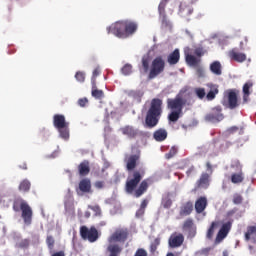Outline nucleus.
I'll return each mask as SVG.
<instances>
[{
	"label": "nucleus",
	"instance_id": "obj_1",
	"mask_svg": "<svg viewBox=\"0 0 256 256\" xmlns=\"http://www.w3.org/2000/svg\"><path fill=\"white\" fill-rule=\"evenodd\" d=\"M143 175H145L144 171L136 170L132 173V178H129L126 181V185H125L126 193H129L130 195H134L136 199H139V197H142L143 195H145V193H147V189H149V179H145L142 181Z\"/></svg>",
	"mask_w": 256,
	"mask_h": 256
},
{
	"label": "nucleus",
	"instance_id": "obj_2",
	"mask_svg": "<svg viewBox=\"0 0 256 256\" xmlns=\"http://www.w3.org/2000/svg\"><path fill=\"white\" fill-rule=\"evenodd\" d=\"M137 24L131 20L118 21L107 27V33L118 39H127L137 32Z\"/></svg>",
	"mask_w": 256,
	"mask_h": 256
},
{
	"label": "nucleus",
	"instance_id": "obj_3",
	"mask_svg": "<svg viewBox=\"0 0 256 256\" xmlns=\"http://www.w3.org/2000/svg\"><path fill=\"white\" fill-rule=\"evenodd\" d=\"M165 58L161 55L156 56L149 65V57H142V69L144 73H148V79H157L161 73L165 71Z\"/></svg>",
	"mask_w": 256,
	"mask_h": 256
},
{
	"label": "nucleus",
	"instance_id": "obj_4",
	"mask_svg": "<svg viewBox=\"0 0 256 256\" xmlns=\"http://www.w3.org/2000/svg\"><path fill=\"white\" fill-rule=\"evenodd\" d=\"M163 115V100L159 98H153L150 102V107L146 113L145 123L149 129L157 127L159 121Z\"/></svg>",
	"mask_w": 256,
	"mask_h": 256
},
{
	"label": "nucleus",
	"instance_id": "obj_5",
	"mask_svg": "<svg viewBox=\"0 0 256 256\" xmlns=\"http://www.w3.org/2000/svg\"><path fill=\"white\" fill-rule=\"evenodd\" d=\"M187 100L181 96L167 99V109L171 112L168 114V121L170 123H177L183 116V108L185 107Z\"/></svg>",
	"mask_w": 256,
	"mask_h": 256
},
{
	"label": "nucleus",
	"instance_id": "obj_6",
	"mask_svg": "<svg viewBox=\"0 0 256 256\" xmlns=\"http://www.w3.org/2000/svg\"><path fill=\"white\" fill-rule=\"evenodd\" d=\"M53 125L55 129H57L58 133H60V137L62 139L69 138V122L65 120V115L56 114L53 116Z\"/></svg>",
	"mask_w": 256,
	"mask_h": 256
},
{
	"label": "nucleus",
	"instance_id": "obj_7",
	"mask_svg": "<svg viewBox=\"0 0 256 256\" xmlns=\"http://www.w3.org/2000/svg\"><path fill=\"white\" fill-rule=\"evenodd\" d=\"M129 239V230L127 228L117 229L109 238L108 245H116L117 247H121L119 243H125Z\"/></svg>",
	"mask_w": 256,
	"mask_h": 256
},
{
	"label": "nucleus",
	"instance_id": "obj_8",
	"mask_svg": "<svg viewBox=\"0 0 256 256\" xmlns=\"http://www.w3.org/2000/svg\"><path fill=\"white\" fill-rule=\"evenodd\" d=\"M80 235L82 239L89 241L90 243H95L99 239V231L95 226H91L90 229L87 226L80 227Z\"/></svg>",
	"mask_w": 256,
	"mask_h": 256
},
{
	"label": "nucleus",
	"instance_id": "obj_9",
	"mask_svg": "<svg viewBox=\"0 0 256 256\" xmlns=\"http://www.w3.org/2000/svg\"><path fill=\"white\" fill-rule=\"evenodd\" d=\"M141 160V152L138 151L135 154L126 155L124 158V163L126 164L127 171H133L137 165H139V161Z\"/></svg>",
	"mask_w": 256,
	"mask_h": 256
},
{
	"label": "nucleus",
	"instance_id": "obj_10",
	"mask_svg": "<svg viewBox=\"0 0 256 256\" xmlns=\"http://www.w3.org/2000/svg\"><path fill=\"white\" fill-rule=\"evenodd\" d=\"M223 109L221 106H216L212 108L211 113L205 116L206 121H210V123H219V121H223L224 116L222 113Z\"/></svg>",
	"mask_w": 256,
	"mask_h": 256
},
{
	"label": "nucleus",
	"instance_id": "obj_11",
	"mask_svg": "<svg viewBox=\"0 0 256 256\" xmlns=\"http://www.w3.org/2000/svg\"><path fill=\"white\" fill-rule=\"evenodd\" d=\"M210 185L211 175L207 172H203L195 183L194 191H199V189H209Z\"/></svg>",
	"mask_w": 256,
	"mask_h": 256
},
{
	"label": "nucleus",
	"instance_id": "obj_12",
	"mask_svg": "<svg viewBox=\"0 0 256 256\" xmlns=\"http://www.w3.org/2000/svg\"><path fill=\"white\" fill-rule=\"evenodd\" d=\"M232 226H233V220L224 223L217 233L215 243H221V241H223V239H225V237L229 235V232L231 231Z\"/></svg>",
	"mask_w": 256,
	"mask_h": 256
},
{
	"label": "nucleus",
	"instance_id": "obj_13",
	"mask_svg": "<svg viewBox=\"0 0 256 256\" xmlns=\"http://www.w3.org/2000/svg\"><path fill=\"white\" fill-rule=\"evenodd\" d=\"M185 242V236L181 233H174L170 236L168 240V245L171 247V249H177V247H181L183 243Z\"/></svg>",
	"mask_w": 256,
	"mask_h": 256
},
{
	"label": "nucleus",
	"instance_id": "obj_14",
	"mask_svg": "<svg viewBox=\"0 0 256 256\" xmlns=\"http://www.w3.org/2000/svg\"><path fill=\"white\" fill-rule=\"evenodd\" d=\"M122 135L128 137V139H137L139 137V130L131 125H126L120 128Z\"/></svg>",
	"mask_w": 256,
	"mask_h": 256
},
{
	"label": "nucleus",
	"instance_id": "obj_15",
	"mask_svg": "<svg viewBox=\"0 0 256 256\" xmlns=\"http://www.w3.org/2000/svg\"><path fill=\"white\" fill-rule=\"evenodd\" d=\"M194 225L193 219L191 218L186 219L182 225V230L188 232V237L190 239H193V237L197 235V230L194 228Z\"/></svg>",
	"mask_w": 256,
	"mask_h": 256
},
{
	"label": "nucleus",
	"instance_id": "obj_16",
	"mask_svg": "<svg viewBox=\"0 0 256 256\" xmlns=\"http://www.w3.org/2000/svg\"><path fill=\"white\" fill-rule=\"evenodd\" d=\"M228 56L232 61H236V63H244V61H247V55L237 51V48L230 50Z\"/></svg>",
	"mask_w": 256,
	"mask_h": 256
},
{
	"label": "nucleus",
	"instance_id": "obj_17",
	"mask_svg": "<svg viewBox=\"0 0 256 256\" xmlns=\"http://www.w3.org/2000/svg\"><path fill=\"white\" fill-rule=\"evenodd\" d=\"M167 3H169V0H161L158 6V13L160 15L162 25H165V27H168L169 25V20H167V13L165 12V7H167Z\"/></svg>",
	"mask_w": 256,
	"mask_h": 256
},
{
	"label": "nucleus",
	"instance_id": "obj_18",
	"mask_svg": "<svg viewBox=\"0 0 256 256\" xmlns=\"http://www.w3.org/2000/svg\"><path fill=\"white\" fill-rule=\"evenodd\" d=\"M207 205H209L207 197H205V196L198 197L194 204L196 213H198V214L203 213V211H205L207 209Z\"/></svg>",
	"mask_w": 256,
	"mask_h": 256
},
{
	"label": "nucleus",
	"instance_id": "obj_19",
	"mask_svg": "<svg viewBox=\"0 0 256 256\" xmlns=\"http://www.w3.org/2000/svg\"><path fill=\"white\" fill-rule=\"evenodd\" d=\"M21 217L26 225H31L33 223V209L29 204L21 210Z\"/></svg>",
	"mask_w": 256,
	"mask_h": 256
},
{
	"label": "nucleus",
	"instance_id": "obj_20",
	"mask_svg": "<svg viewBox=\"0 0 256 256\" xmlns=\"http://www.w3.org/2000/svg\"><path fill=\"white\" fill-rule=\"evenodd\" d=\"M228 109H237L239 107V100L237 99V92L229 90L227 95Z\"/></svg>",
	"mask_w": 256,
	"mask_h": 256
},
{
	"label": "nucleus",
	"instance_id": "obj_21",
	"mask_svg": "<svg viewBox=\"0 0 256 256\" xmlns=\"http://www.w3.org/2000/svg\"><path fill=\"white\" fill-rule=\"evenodd\" d=\"M206 87L209 89L206 94L207 101H213L217 95H219V85L213 83H207Z\"/></svg>",
	"mask_w": 256,
	"mask_h": 256
},
{
	"label": "nucleus",
	"instance_id": "obj_22",
	"mask_svg": "<svg viewBox=\"0 0 256 256\" xmlns=\"http://www.w3.org/2000/svg\"><path fill=\"white\" fill-rule=\"evenodd\" d=\"M28 205L29 204L27 201H25L23 198H16L13 201L12 209L15 211V213H19V211H22Z\"/></svg>",
	"mask_w": 256,
	"mask_h": 256
},
{
	"label": "nucleus",
	"instance_id": "obj_23",
	"mask_svg": "<svg viewBox=\"0 0 256 256\" xmlns=\"http://www.w3.org/2000/svg\"><path fill=\"white\" fill-rule=\"evenodd\" d=\"M179 59H181V53L179 52V49H175L168 55L167 63L170 65H177L179 63Z\"/></svg>",
	"mask_w": 256,
	"mask_h": 256
},
{
	"label": "nucleus",
	"instance_id": "obj_24",
	"mask_svg": "<svg viewBox=\"0 0 256 256\" xmlns=\"http://www.w3.org/2000/svg\"><path fill=\"white\" fill-rule=\"evenodd\" d=\"M79 190L81 193H91V179L84 178L79 182Z\"/></svg>",
	"mask_w": 256,
	"mask_h": 256
},
{
	"label": "nucleus",
	"instance_id": "obj_25",
	"mask_svg": "<svg viewBox=\"0 0 256 256\" xmlns=\"http://www.w3.org/2000/svg\"><path fill=\"white\" fill-rule=\"evenodd\" d=\"M230 180L234 185H239L245 181V174L243 171L234 172L232 173Z\"/></svg>",
	"mask_w": 256,
	"mask_h": 256
},
{
	"label": "nucleus",
	"instance_id": "obj_26",
	"mask_svg": "<svg viewBox=\"0 0 256 256\" xmlns=\"http://www.w3.org/2000/svg\"><path fill=\"white\" fill-rule=\"evenodd\" d=\"M78 171H79V175L81 177H86V175L91 172V168L89 166V161L84 160L83 162H81L78 165Z\"/></svg>",
	"mask_w": 256,
	"mask_h": 256
},
{
	"label": "nucleus",
	"instance_id": "obj_27",
	"mask_svg": "<svg viewBox=\"0 0 256 256\" xmlns=\"http://www.w3.org/2000/svg\"><path fill=\"white\" fill-rule=\"evenodd\" d=\"M190 213H193V202L188 201L180 208V216L187 217Z\"/></svg>",
	"mask_w": 256,
	"mask_h": 256
},
{
	"label": "nucleus",
	"instance_id": "obj_28",
	"mask_svg": "<svg viewBox=\"0 0 256 256\" xmlns=\"http://www.w3.org/2000/svg\"><path fill=\"white\" fill-rule=\"evenodd\" d=\"M210 71L213 75H223V66H221V62L214 61L210 64Z\"/></svg>",
	"mask_w": 256,
	"mask_h": 256
},
{
	"label": "nucleus",
	"instance_id": "obj_29",
	"mask_svg": "<svg viewBox=\"0 0 256 256\" xmlns=\"http://www.w3.org/2000/svg\"><path fill=\"white\" fill-rule=\"evenodd\" d=\"M106 251L109 253L108 256H120L123 251V247H119L117 245H108Z\"/></svg>",
	"mask_w": 256,
	"mask_h": 256
},
{
	"label": "nucleus",
	"instance_id": "obj_30",
	"mask_svg": "<svg viewBox=\"0 0 256 256\" xmlns=\"http://www.w3.org/2000/svg\"><path fill=\"white\" fill-rule=\"evenodd\" d=\"M161 205L164 209H171L173 205V200L171 198V193H166L162 196Z\"/></svg>",
	"mask_w": 256,
	"mask_h": 256
},
{
	"label": "nucleus",
	"instance_id": "obj_31",
	"mask_svg": "<svg viewBox=\"0 0 256 256\" xmlns=\"http://www.w3.org/2000/svg\"><path fill=\"white\" fill-rule=\"evenodd\" d=\"M185 59H186L187 65H189L190 67H197V65L201 63V59L195 57L192 54H186Z\"/></svg>",
	"mask_w": 256,
	"mask_h": 256
},
{
	"label": "nucleus",
	"instance_id": "obj_32",
	"mask_svg": "<svg viewBox=\"0 0 256 256\" xmlns=\"http://www.w3.org/2000/svg\"><path fill=\"white\" fill-rule=\"evenodd\" d=\"M155 141H165L167 139V130L160 128L156 130L153 134Z\"/></svg>",
	"mask_w": 256,
	"mask_h": 256
},
{
	"label": "nucleus",
	"instance_id": "obj_33",
	"mask_svg": "<svg viewBox=\"0 0 256 256\" xmlns=\"http://www.w3.org/2000/svg\"><path fill=\"white\" fill-rule=\"evenodd\" d=\"M220 225H221V222L219 221H214L211 223L206 234L207 239H213V235L215 234V229H218Z\"/></svg>",
	"mask_w": 256,
	"mask_h": 256
},
{
	"label": "nucleus",
	"instance_id": "obj_34",
	"mask_svg": "<svg viewBox=\"0 0 256 256\" xmlns=\"http://www.w3.org/2000/svg\"><path fill=\"white\" fill-rule=\"evenodd\" d=\"M92 85V92L91 95L94 97V99H103L105 97V93L103 90L97 89V84H91Z\"/></svg>",
	"mask_w": 256,
	"mask_h": 256
},
{
	"label": "nucleus",
	"instance_id": "obj_35",
	"mask_svg": "<svg viewBox=\"0 0 256 256\" xmlns=\"http://www.w3.org/2000/svg\"><path fill=\"white\" fill-rule=\"evenodd\" d=\"M19 191H22L23 193H29L31 190V182L27 179H24L19 184Z\"/></svg>",
	"mask_w": 256,
	"mask_h": 256
},
{
	"label": "nucleus",
	"instance_id": "obj_36",
	"mask_svg": "<svg viewBox=\"0 0 256 256\" xmlns=\"http://www.w3.org/2000/svg\"><path fill=\"white\" fill-rule=\"evenodd\" d=\"M194 94L196 95V97L198 99H200L201 101H203V99L206 97L207 92L205 91V88L202 87H196L194 88Z\"/></svg>",
	"mask_w": 256,
	"mask_h": 256
},
{
	"label": "nucleus",
	"instance_id": "obj_37",
	"mask_svg": "<svg viewBox=\"0 0 256 256\" xmlns=\"http://www.w3.org/2000/svg\"><path fill=\"white\" fill-rule=\"evenodd\" d=\"M256 233V226H248L247 231L245 233V241L251 240V235H255Z\"/></svg>",
	"mask_w": 256,
	"mask_h": 256
},
{
	"label": "nucleus",
	"instance_id": "obj_38",
	"mask_svg": "<svg viewBox=\"0 0 256 256\" xmlns=\"http://www.w3.org/2000/svg\"><path fill=\"white\" fill-rule=\"evenodd\" d=\"M159 245H161V240L159 238L154 239V241L150 244V253H152V255L155 254Z\"/></svg>",
	"mask_w": 256,
	"mask_h": 256
},
{
	"label": "nucleus",
	"instance_id": "obj_39",
	"mask_svg": "<svg viewBox=\"0 0 256 256\" xmlns=\"http://www.w3.org/2000/svg\"><path fill=\"white\" fill-rule=\"evenodd\" d=\"M253 87V83L252 82H247L244 84L243 86V94H244V100L247 99V97H249V95H251V93L249 92V89Z\"/></svg>",
	"mask_w": 256,
	"mask_h": 256
},
{
	"label": "nucleus",
	"instance_id": "obj_40",
	"mask_svg": "<svg viewBox=\"0 0 256 256\" xmlns=\"http://www.w3.org/2000/svg\"><path fill=\"white\" fill-rule=\"evenodd\" d=\"M121 73L123 75H131V73H133V65L131 64H125L122 68H121Z\"/></svg>",
	"mask_w": 256,
	"mask_h": 256
},
{
	"label": "nucleus",
	"instance_id": "obj_41",
	"mask_svg": "<svg viewBox=\"0 0 256 256\" xmlns=\"http://www.w3.org/2000/svg\"><path fill=\"white\" fill-rule=\"evenodd\" d=\"M99 75H101V69L96 67L92 73L91 84H97V77H99Z\"/></svg>",
	"mask_w": 256,
	"mask_h": 256
},
{
	"label": "nucleus",
	"instance_id": "obj_42",
	"mask_svg": "<svg viewBox=\"0 0 256 256\" xmlns=\"http://www.w3.org/2000/svg\"><path fill=\"white\" fill-rule=\"evenodd\" d=\"M231 169H234V171L239 172L243 171V166L241 165V162L239 160H235L230 165Z\"/></svg>",
	"mask_w": 256,
	"mask_h": 256
},
{
	"label": "nucleus",
	"instance_id": "obj_43",
	"mask_svg": "<svg viewBox=\"0 0 256 256\" xmlns=\"http://www.w3.org/2000/svg\"><path fill=\"white\" fill-rule=\"evenodd\" d=\"M177 151H178L177 147L172 146L170 148L169 152L165 154V158L166 159H173V157L177 155Z\"/></svg>",
	"mask_w": 256,
	"mask_h": 256
},
{
	"label": "nucleus",
	"instance_id": "obj_44",
	"mask_svg": "<svg viewBox=\"0 0 256 256\" xmlns=\"http://www.w3.org/2000/svg\"><path fill=\"white\" fill-rule=\"evenodd\" d=\"M46 244L48 246V249H50V251H53V248L55 247V239L53 238V236H47Z\"/></svg>",
	"mask_w": 256,
	"mask_h": 256
},
{
	"label": "nucleus",
	"instance_id": "obj_45",
	"mask_svg": "<svg viewBox=\"0 0 256 256\" xmlns=\"http://www.w3.org/2000/svg\"><path fill=\"white\" fill-rule=\"evenodd\" d=\"M233 203L234 205H241V203H243V196H241V194H234Z\"/></svg>",
	"mask_w": 256,
	"mask_h": 256
},
{
	"label": "nucleus",
	"instance_id": "obj_46",
	"mask_svg": "<svg viewBox=\"0 0 256 256\" xmlns=\"http://www.w3.org/2000/svg\"><path fill=\"white\" fill-rule=\"evenodd\" d=\"M75 79L79 81V83H85V74L82 71H78L75 74Z\"/></svg>",
	"mask_w": 256,
	"mask_h": 256
},
{
	"label": "nucleus",
	"instance_id": "obj_47",
	"mask_svg": "<svg viewBox=\"0 0 256 256\" xmlns=\"http://www.w3.org/2000/svg\"><path fill=\"white\" fill-rule=\"evenodd\" d=\"M89 209L95 213L96 217H101V207L99 205L89 206Z\"/></svg>",
	"mask_w": 256,
	"mask_h": 256
},
{
	"label": "nucleus",
	"instance_id": "obj_48",
	"mask_svg": "<svg viewBox=\"0 0 256 256\" xmlns=\"http://www.w3.org/2000/svg\"><path fill=\"white\" fill-rule=\"evenodd\" d=\"M133 256H149L145 248H138Z\"/></svg>",
	"mask_w": 256,
	"mask_h": 256
},
{
	"label": "nucleus",
	"instance_id": "obj_49",
	"mask_svg": "<svg viewBox=\"0 0 256 256\" xmlns=\"http://www.w3.org/2000/svg\"><path fill=\"white\" fill-rule=\"evenodd\" d=\"M194 55H196V57H203V55H205V50L201 47H198L194 50Z\"/></svg>",
	"mask_w": 256,
	"mask_h": 256
},
{
	"label": "nucleus",
	"instance_id": "obj_50",
	"mask_svg": "<svg viewBox=\"0 0 256 256\" xmlns=\"http://www.w3.org/2000/svg\"><path fill=\"white\" fill-rule=\"evenodd\" d=\"M88 103H89V99L87 98H80L78 100L79 107H87Z\"/></svg>",
	"mask_w": 256,
	"mask_h": 256
},
{
	"label": "nucleus",
	"instance_id": "obj_51",
	"mask_svg": "<svg viewBox=\"0 0 256 256\" xmlns=\"http://www.w3.org/2000/svg\"><path fill=\"white\" fill-rule=\"evenodd\" d=\"M206 171L210 177L213 175V164L211 162H206Z\"/></svg>",
	"mask_w": 256,
	"mask_h": 256
},
{
	"label": "nucleus",
	"instance_id": "obj_52",
	"mask_svg": "<svg viewBox=\"0 0 256 256\" xmlns=\"http://www.w3.org/2000/svg\"><path fill=\"white\" fill-rule=\"evenodd\" d=\"M196 75L197 77L201 78V77H205V70H203V68L198 67L196 69Z\"/></svg>",
	"mask_w": 256,
	"mask_h": 256
},
{
	"label": "nucleus",
	"instance_id": "obj_53",
	"mask_svg": "<svg viewBox=\"0 0 256 256\" xmlns=\"http://www.w3.org/2000/svg\"><path fill=\"white\" fill-rule=\"evenodd\" d=\"M94 186L96 187V189H103V187H105V182L104 181H96L94 183Z\"/></svg>",
	"mask_w": 256,
	"mask_h": 256
},
{
	"label": "nucleus",
	"instance_id": "obj_54",
	"mask_svg": "<svg viewBox=\"0 0 256 256\" xmlns=\"http://www.w3.org/2000/svg\"><path fill=\"white\" fill-rule=\"evenodd\" d=\"M147 205H149V200L144 199V200L141 202L140 209H143V210L145 211V209H147Z\"/></svg>",
	"mask_w": 256,
	"mask_h": 256
},
{
	"label": "nucleus",
	"instance_id": "obj_55",
	"mask_svg": "<svg viewBox=\"0 0 256 256\" xmlns=\"http://www.w3.org/2000/svg\"><path fill=\"white\" fill-rule=\"evenodd\" d=\"M193 173H195V166H191V167L186 171L187 177H191V175H193Z\"/></svg>",
	"mask_w": 256,
	"mask_h": 256
},
{
	"label": "nucleus",
	"instance_id": "obj_56",
	"mask_svg": "<svg viewBox=\"0 0 256 256\" xmlns=\"http://www.w3.org/2000/svg\"><path fill=\"white\" fill-rule=\"evenodd\" d=\"M143 215H145V210H143V208H139L137 211H136V217H143Z\"/></svg>",
	"mask_w": 256,
	"mask_h": 256
},
{
	"label": "nucleus",
	"instance_id": "obj_57",
	"mask_svg": "<svg viewBox=\"0 0 256 256\" xmlns=\"http://www.w3.org/2000/svg\"><path fill=\"white\" fill-rule=\"evenodd\" d=\"M231 146V142L226 141L224 142V144L221 145L222 149H229V147Z\"/></svg>",
	"mask_w": 256,
	"mask_h": 256
},
{
	"label": "nucleus",
	"instance_id": "obj_58",
	"mask_svg": "<svg viewBox=\"0 0 256 256\" xmlns=\"http://www.w3.org/2000/svg\"><path fill=\"white\" fill-rule=\"evenodd\" d=\"M19 169H23L24 171H27V163L22 162V163L19 165Z\"/></svg>",
	"mask_w": 256,
	"mask_h": 256
},
{
	"label": "nucleus",
	"instance_id": "obj_59",
	"mask_svg": "<svg viewBox=\"0 0 256 256\" xmlns=\"http://www.w3.org/2000/svg\"><path fill=\"white\" fill-rule=\"evenodd\" d=\"M52 256H65V252L59 251V252L54 253Z\"/></svg>",
	"mask_w": 256,
	"mask_h": 256
},
{
	"label": "nucleus",
	"instance_id": "obj_60",
	"mask_svg": "<svg viewBox=\"0 0 256 256\" xmlns=\"http://www.w3.org/2000/svg\"><path fill=\"white\" fill-rule=\"evenodd\" d=\"M235 215V210H230L227 212V217H233Z\"/></svg>",
	"mask_w": 256,
	"mask_h": 256
},
{
	"label": "nucleus",
	"instance_id": "obj_61",
	"mask_svg": "<svg viewBox=\"0 0 256 256\" xmlns=\"http://www.w3.org/2000/svg\"><path fill=\"white\" fill-rule=\"evenodd\" d=\"M188 15H193V8H188Z\"/></svg>",
	"mask_w": 256,
	"mask_h": 256
},
{
	"label": "nucleus",
	"instance_id": "obj_62",
	"mask_svg": "<svg viewBox=\"0 0 256 256\" xmlns=\"http://www.w3.org/2000/svg\"><path fill=\"white\" fill-rule=\"evenodd\" d=\"M85 217L89 219V217H91V212H85Z\"/></svg>",
	"mask_w": 256,
	"mask_h": 256
},
{
	"label": "nucleus",
	"instance_id": "obj_63",
	"mask_svg": "<svg viewBox=\"0 0 256 256\" xmlns=\"http://www.w3.org/2000/svg\"><path fill=\"white\" fill-rule=\"evenodd\" d=\"M238 130H239V128H238V127H236V126H234V127L230 128V131H238Z\"/></svg>",
	"mask_w": 256,
	"mask_h": 256
},
{
	"label": "nucleus",
	"instance_id": "obj_64",
	"mask_svg": "<svg viewBox=\"0 0 256 256\" xmlns=\"http://www.w3.org/2000/svg\"><path fill=\"white\" fill-rule=\"evenodd\" d=\"M166 256H175V254H173V252H170Z\"/></svg>",
	"mask_w": 256,
	"mask_h": 256
}]
</instances>
